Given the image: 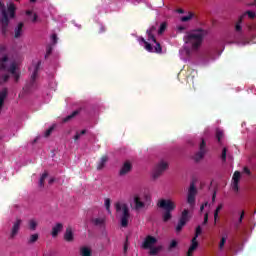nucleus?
I'll use <instances>...</instances> for the list:
<instances>
[{
  "label": "nucleus",
  "instance_id": "nucleus-1",
  "mask_svg": "<svg viewBox=\"0 0 256 256\" xmlns=\"http://www.w3.org/2000/svg\"><path fill=\"white\" fill-rule=\"evenodd\" d=\"M0 9V31L2 35L5 36L9 31V23L11 19H15V15L17 13V6L13 2H9L7 3V7H5V4L0 2Z\"/></svg>",
  "mask_w": 256,
  "mask_h": 256
},
{
  "label": "nucleus",
  "instance_id": "nucleus-2",
  "mask_svg": "<svg viewBox=\"0 0 256 256\" xmlns=\"http://www.w3.org/2000/svg\"><path fill=\"white\" fill-rule=\"evenodd\" d=\"M40 69H41V61H38L30 76V80L26 82L25 86L23 87L24 93H33V91H37V87H39V84L37 83V79L39 78Z\"/></svg>",
  "mask_w": 256,
  "mask_h": 256
},
{
  "label": "nucleus",
  "instance_id": "nucleus-3",
  "mask_svg": "<svg viewBox=\"0 0 256 256\" xmlns=\"http://www.w3.org/2000/svg\"><path fill=\"white\" fill-rule=\"evenodd\" d=\"M115 209L117 213L122 211V214L120 215L121 227H128L129 219L131 217V213L129 212V206H127V204H121L117 202L115 204Z\"/></svg>",
  "mask_w": 256,
  "mask_h": 256
},
{
  "label": "nucleus",
  "instance_id": "nucleus-4",
  "mask_svg": "<svg viewBox=\"0 0 256 256\" xmlns=\"http://www.w3.org/2000/svg\"><path fill=\"white\" fill-rule=\"evenodd\" d=\"M207 30L194 29L193 30V51H197L203 45V39L207 37Z\"/></svg>",
  "mask_w": 256,
  "mask_h": 256
},
{
  "label": "nucleus",
  "instance_id": "nucleus-5",
  "mask_svg": "<svg viewBox=\"0 0 256 256\" xmlns=\"http://www.w3.org/2000/svg\"><path fill=\"white\" fill-rule=\"evenodd\" d=\"M184 47L182 50L183 55L188 57V59H191L193 57V32H189L184 37Z\"/></svg>",
  "mask_w": 256,
  "mask_h": 256
},
{
  "label": "nucleus",
  "instance_id": "nucleus-6",
  "mask_svg": "<svg viewBox=\"0 0 256 256\" xmlns=\"http://www.w3.org/2000/svg\"><path fill=\"white\" fill-rule=\"evenodd\" d=\"M205 155H207V143L205 142V139H202L199 145V151L194 155L193 159L196 163H199V161L205 159Z\"/></svg>",
  "mask_w": 256,
  "mask_h": 256
},
{
  "label": "nucleus",
  "instance_id": "nucleus-7",
  "mask_svg": "<svg viewBox=\"0 0 256 256\" xmlns=\"http://www.w3.org/2000/svg\"><path fill=\"white\" fill-rule=\"evenodd\" d=\"M167 167H169V164L161 160L154 168L152 175L153 179H159V177L162 176L165 171H167Z\"/></svg>",
  "mask_w": 256,
  "mask_h": 256
},
{
  "label": "nucleus",
  "instance_id": "nucleus-8",
  "mask_svg": "<svg viewBox=\"0 0 256 256\" xmlns=\"http://www.w3.org/2000/svg\"><path fill=\"white\" fill-rule=\"evenodd\" d=\"M187 221H189V209H184L182 211L180 220L176 226V233H181V231L183 230V227L187 225Z\"/></svg>",
  "mask_w": 256,
  "mask_h": 256
},
{
  "label": "nucleus",
  "instance_id": "nucleus-9",
  "mask_svg": "<svg viewBox=\"0 0 256 256\" xmlns=\"http://www.w3.org/2000/svg\"><path fill=\"white\" fill-rule=\"evenodd\" d=\"M158 207H160V209H164V211H175L177 205H175V202L171 201V200H165L162 199L158 202Z\"/></svg>",
  "mask_w": 256,
  "mask_h": 256
},
{
  "label": "nucleus",
  "instance_id": "nucleus-10",
  "mask_svg": "<svg viewBox=\"0 0 256 256\" xmlns=\"http://www.w3.org/2000/svg\"><path fill=\"white\" fill-rule=\"evenodd\" d=\"M21 223H23V220L17 218L16 221L13 223L11 232H10V239H15L17 235L19 234V230L21 229Z\"/></svg>",
  "mask_w": 256,
  "mask_h": 256
},
{
  "label": "nucleus",
  "instance_id": "nucleus-11",
  "mask_svg": "<svg viewBox=\"0 0 256 256\" xmlns=\"http://www.w3.org/2000/svg\"><path fill=\"white\" fill-rule=\"evenodd\" d=\"M157 238L155 236L148 235L142 243V249H151L153 245H156Z\"/></svg>",
  "mask_w": 256,
  "mask_h": 256
},
{
  "label": "nucleus",
  "instance_id": "nucleus-12",
  "mask_svg": "<svg viewBox=\"0 0 256 256\" xmlns=\"http://www.w3.org/2000/svg\"><path fill=\"white\" fill-rule=\"evenodd\" d=\"M132 169H133V164H131L129 161H125L119 171V176L125 177V175H127L128 173H131Z\"/></svg>",
  "mask_w": 256,
  "mask_h": 256
},
{
  "label": "nucleus",
  "instance_id": "nucleus-13",
  "mask_svg": "<svg viewBox=\"0 0 256 256\" xmlns=\"http://www.w3.org/2000/svg\"><path fill=\"white\" fill-rule=\"evenodd\" d=\"M232 189L237 193L239 191V181L241 180V172L235 171L232 177Z\"/></svg>",
  "mask_w": 256,
  "mask_h": 256
},
{
  "label": "nucleus",
  "instance_id": "nucleus-14",
  "mask_svg": "<svg viewBox=\"0 0 256 256\" xmlns=\"http://www.w3.org/2000/svg\"><path fill=\"white\" fill-rule=\"evenodd\" d=\"M7 71L11 73L12 77H14L16 83L19 82L21 75L17 72V64L15 62L11 63Z\"/></svg>",
  "mask_w": 256,
  "mask_h": 256
},
{
  "label": "nucleus",
  "instance_id": "nucleus-15",
  "mask_svg": "<svg viewBox=\"0 0 256 256\" xmlns=\"http://www.w3.org/2000/svg\"><path fill=\"white\" fill-rule=\"evenodd\" d=\"M64 239L67 241V243H71L74 241L75 236L73 234V228H71V226H68L66 228V231L64 233Z\"/></svg>",
  "mask_w": 256,
  "mask_h": 256
},
{
  "label": "nucleus",
  "instance_id": "nucleus-16",
  "mask_svg": "<svg viewBox=\"0 0 256 256\" xmlns=\"http://www.w3.org/2000/svg\"><path fill=\"white\" fill-rule=\"evenodd\" d=\"M155 31H157V26H151L150 29L146 31L148 35V41H153V43L157 42V38H155Z\"/></svg>",
  "mask_w": 256,
  "mask_h": 256
},
{
  "label": "nucleus",
  "instance_id": "nucleus-17",
  "mask_svg": "<svg viewBox=\"0 0 256 256\" xmlns=\"http://www.w3.org/2000/svg\"><path fill=\"white\" fill-rule=\"evenodd\" d=\"M134 204L136 211H139V209H143L145 207V202L141 201V197L138 195L134 196Z\"/></svg>",
  "mask_w": 256,
  "mask_h": 256
},
{
  "label": "nucleus",
  "instance_id": "nucleus-18",
  "mask_svg": "<svg viewBox=\"0 0 256 256\" xmlns=\"http://www.w3.org/2000/svg\"><path fill=\"white\" fill-rule=\"evenodd\" d=\"M187 203L190 205V207H193V180L190 181Z\"/></svg>",
  "mask_w": 256,
  "mask_h": 256
},
{
  "label": "nucleus",
  "instance_id": "nucleus-19",
  "mask_svg": "<svg viewBox=\"0 0 256 256\" xmlns=\"http://www.w3.org/2000/svg\"><path fill=\"white\" fill-rule=\"evenodd\" d=\"M107 161H109V156L108 155L102 156L100 161L98 162L97 170L101 171V169H104L105 165H107Z\"/></svg>",
  "mask_w": 256,
  "mask_h": 256
},
{
  "label": "nucleus",
  "instance_id": "nucleus-20",
  "mask_svg": "<svg viewBox=\"0 0 256 256\" xmlns=\"http://www.w3.org/2000/svg\"><path fill=\"white\" fill-rule=\"evenodd\" d=\"M61 231H63V223H57L53 228H52V237H57V235H59V233H61Z\"/></svg>",
  "mask_w": 256,
  "mask_h": 256
},
{
  "label": "nucleus",
  "instance_id": "nucleus-21",
  "mask_svg": "<svg viewBox=\"0 0 256 256\" xmlns=\"http://www.w3.org/2000/svg\"><path fill=\"white\" fill-rule=\"evenodd\" d=\"M23 26V22H20L18 26L15 28V39H19V37H21V33L23 32Z\"/></svg>",
  "mask_w": 256,
  "mask_h": 256
},
{
  "label": "nucleus",
  "instance_id": "nucleus-22",
  "mask_svg": "<svg viewBox=\"0 0 256 256\" xmlns=\"http://www.w3.org/2000/svg\"><path fill=\"white\" fill-rule=\"evenodd\" d=\"M79 113H81L79 110L73 111L70 115L66 116L63 119V123H68V121H71V119H75V117H77V115H79Z\"/></svg>",
  "mask_w": 256,
  "mask_h": 256
},
{
  "label": "nucleus",
  "instance_id": "nucleus-23",
  "mask_svg": "<svg viewBox=\"0 0 256 256\" xmlns=\"http://www.w3.org/2000/svg\"><path fill=\"white\" fill-rule=\"evenodd\" d=\"M7 61H9V57L4 56L2 59H0V71L7 70Z\"/></svg>",
  "mask_w": 256,
  "mask_h": 256
},
{
  "label": "nucleus",
  "instance_id": "nucleus-24",
  "mask_svg": "<svg viewBox=\"0 0 256 256\" xmlns=\"http://www.w3.org/2000/svg\"><path fill=\"white\" fill-rule=\"evenodd\" d=\"M37 241H39V234H32L28 238L27 243L28 245H33V243H37Z\"/></svg>",
  "mask_w": 256,
  "mask_h": 256
},
{
  "label": "nucleus",
  "instance_id": "nucleus-25",
  "mask_svg": "<svg viewBox=\"0 0 256 256\" xmlns=\"http://www.w3.org/2000/svg\"><path fill=\"white\" fill-rule=\"evenodd\" d=\"M241 23H243V16H240L236 25H235V31L236 33H241L243 31V27L241 26Z\"/></svg>",
  "mask_w": 256,
  "mask_h": 256
},
{
  "label": "nucleus",
  "instance_id": "nucleus-26",
  "mask_svg": "<svg viewBox=\"0 0 256 256\" xmlns=\"http://www.w3.org/2000/svg\"><path fill=\"white\" fill-rule=\"evenodd\" d=\"M80 255L81 256H91V250L87 246H83L80 248Z\"/></svg>",
  "mask_w": 256,
  "mask_h": 256
},
{
  "label": "nucleus",
  "instance_id": "nucleus-27",
  "mask_svg": "<svg viewBox=\"0 0 256 256\" xmlns=\"http://www.w3.org/2000/svg\"><path fill=\"white\" fill-rule=\"evenodd\" d=\"M47 177H49V173H47V172H44L41 175L40 180H39V187H41V188L45 187V180L47 179Z\"/></svg>",
  "mask_w": 256,
  "mask_h": 256
},
{
  "label": "nucleus",
  "instance_id": "nucleus-28",
  "mask_svg": "<svg viewBox=\"0 0 256 256\" xmlns=\"http://www.w3.org/2000/svg\"><path fill=\"white\" fill-rule=\"evenodd\" d=\"M150 251H149V255L151 256H155V255H159V251H161V246H157V247H151V248H148Z\"/></svg>",
  "mask_w": 256,
  "mask_h": 256
},
{
  "label": "nucleus",
  "instance_id": "nucleus-29",
  "mask_svg": "<svg viewBox=\"0 0 256 256\" xmlns=\"http://www.w3.org/2000/svg\"><path fill=\"white\" fill-rule=\"evenodd\" d=\"M173 215H171V212L169 211H165L162 215V219L164 221V223H167V221H171Z\"/></svg>",
  "mask_w": 256,
  "mask_h": 256
},
{
  "label": "nucleus",
  "instance_id": "nucleus-30",
  "mask_svg": "<svg viewBox=\"0 0 256 256\" xmlns=\"http://www.w3.org/2000/svg\"><path fill=\"white\" fill-rule=\"evenodd\" d=\"M30 231H36L37 230V221L35 219H31L28 222Z\"/></svg>",
  "mask_w": 256,
  "mask_h": 256
},
{
  "label": "nucleus",
  "instance_id": "nucleus-31",
  "mask_svg": "<svg viewBox=\"0 0 256 256\" xmlns=\"http://www.w3.org/2000/svg\"><path fill=\"white\" fill-rule=\"evenodd\" d=\"M165 31H167V22H162L158 30V35H163Z\"/></svg>",
  "mask_w": 256,
  "mask_h": 256
},
{
  "label": "nucleus",
  "instance_id": "nucleus-32",
  "mask_svg": "<svg viewBox=\"0 0 256 256\" xmlns=\"http://www.w3.org/2000/svg\"><path fill=\"white\" fill-rule=\"evenodd\" d=\"M92 223L96 226L103 225V223H105V219H103V218H94L92 220Z\"/></svg>",
  "mask_w": 256,
  "mask_h": 256
},
{
  "label": "nucleus",
  "instance_id": "nucleus-33",
  "mask_svg": "<svg viewBox=\"0 0 256 256\" xmlns=\"http://www.w3.org/2000/svg\"><path fill=\"white\" fill-rule=\"evenodd\" d=\"M155 43V47H154V52L155 53H163V48L161 47V43L157 42H154Z\"/></svg>",
  "mask_w": 256,
  "mask_h": 256
},
{
  "label": "nucleus",
  "instance_id": "nucleus-34",
  "mask_svg": "<svg viewBox=\"0 0 256 256\" xmlns=\"http://www.w3.org/2000/svg\"><path fill=\"white\" fill-rule=\"evenodd\" d=\"M193 18V12H190L188 16H183L180 18V21H182V23H187V21H190V19Z\"/></svg>",
  "mask_w": 256,
  "mask_h": 256
},
{
  "label": "nucleus",
  "instance_id": "nucleus-35",
  "mask_svg": "<svg viewBox=\"0 0 256 256\" xmlns=\"http://www.w3.org/2000/svg\"><path fill=\"white\" fill-rule=\"evenodd\" d=\"M223 209V204H219L214 212V219L217 221V217H219V211Z\"/></svg>",
  "mask_w": 256,
  "mask_h": 256
},
{
  "label": "nucleus",
  "instance_id": "nucleus-36",
  "mask_svg": "<svg viewBox=\"0 0 256 256\" xmlns=\"http://www.w3.org/2000/svg\"><path fill=\"white\" fill-rule=\"evenodd\" d=\"M225 243H227V237H222L219 243L220 251H223V248L225 247Z\"/></svg>",
  "mask_w": 256,
  "mask_h": 256
},
{
  "label": "nucleus",
  "instance_id": "nucleus-37",
  "mask_svg": "<svg viewBox=\"0 0 256 256\" xmlns=\"http://www.w3.org/2000/svg\"><path fill=\"white\" fill-rule=\"evenodd\" d=\"M105 207H106V210L108 211V213H111V199H109V198L105 199Z\"/></svg>",
  "mask_w": 256,
  "mask_h": 256
},
{
  "label": "nucleus",
  "instance_id": "nucleus-38",
  "mask_svg": "<svg viewBox=\"0 0 256 256\" xmlns=\"http://www.w3.org/2000/svg\"><path fill=\"white\" fill-rule=\"evenodd\" d=\"M221 160L223 161V163L227 161V148L225 147L222 149Z\"/></svg>",
  "mask_w": 256,
  "mask_h": 256
},
{
  "label": "nucleus",
  "instance_id": "nucleus-39",
  "mask_svg": "<svg viewBox=\"0 0 256 256\" xmlns=\"http://www.w3.org/2000/svg\"><path fill=\"white\" fill-rule=\"evenodd\" d=\"M216 139H217L218 143H221V139H223V131H221V130L216 131Z\"/></svg>",
  "mask_w": 256,
  "mask_h": 256
},
{
  "label": "nucleus",
  "instance_id": "nucleus-40",
  "mask_svg": "<svg viewBox=\"0 0 256 256\" xmlns=\"http://www.w3.org/2000/svg\"><path fill=\"white\" fill-rule=\"evenodd\" d=\"M53 131H55V126H51L48 130H46L44 133V137H50Z\"/></svg>",
  "mask_w": 256,
  "mask_h": 256
},
{
  "label": "nucleus",
  "instance_id": "nucleus-41",
  "mask_svg": "<svg viewBox=\"0 0 256 256\" xmlns=\"http://www.w3.org/2000/svg\"><path fill=\"white\" fill-rule=\"evenodd\" d=\"M192 255H193V239L190 240V247L188 249L186 256H192Z\"/></svg>",
  "mask_w": 256,
  "mask_h": 256
},
{
  "label": "nucleus",
  "instance_id": "nucleus-42",
  "mask_svg": "<svg viewBox=\"0 0 256 256\" xmlns=\"http://www.w3.org/2000/svg\"><path fill=\"white\" fill-rule=\"evenodd\" d=\"M144 47L149 53H153V46L149 42H145Z\"/></svg>",
  "mask_w": 256,
  "mask_h": 256
},
{
  "label": "nucleus",
  "instance_id": "nucleus-43",
  "mask_svg": "<svg viewBox=\"0 0 256 256\" xmlns=\"http://www.w3.org/2000/svg\"><path fill=\"white\" fill-rule=\"evenodd\" d=\"M195 183H197V178H193V197L197 195V187H195Z\"/></svg>",
  "mask_w": 256,
  "mask_h": 256
},
{
  "label": "nucleus",
  "instance_id": "nucleus-44",
  "mask_svg": "<svg viewBox=\"0 0 256 256\" xmlns=\"http://www.w3.org/2000/svg\"><path fill=\"white\" fill-rule=\"evenodd\" d=\"M202 232H203V230H202L201 226H198L196 228V232H195V236L194 237H196V239H197V237H199V235H201Z\"/></svg>",
  "mask_w": 256,
  "mask_h": 256
},
{
  "label": "nucleus",
  "instance_id": "nucleus-45",
  "mask_svg": "<svg viewBox=\"0 0 256 256\" xmlns=\"http://www.w3.org/2000/svg\"><path fill=\"white\" fill-rule=\"evenodd\" d=\"M127 249H129V238L126 237L125 243H124V253H127Z\"/></svg>",
  "mask_w": 256,
  "mask_h": 256
},
{
  "label": "nucleus",
  "instance_id": "nucleus-46",
  "mask_svg": "<svg viewBox=\"0 0 256 256\" xmlns=\"http://www.w3.org/2000/svg\"><path fill=\"white\" fill-rule=\"evenodd\" d=\"M199 247V242H197V238L193 237V251Z\"/></svg>",
  "mask_w": 256,
  "mask_h": 256
},
{
  "label": "nucleus",
  "instance_id": "nucleus-47",
  "mask_svg": "<svg viewBox=\"0 0 256 256\" xmlns=\"http://www.w3.org/2000/svg\"><path fill=\"white\" fill-rule=\"evenodd\" d=\"M175 247H177V242H176V240H172V241L170 242L169 249H170V250H171V249H175Z\"/></svg>",
  "mask_w": 256,
  "mask_h": 256
},
{
  "label": "nucleus",
  "instance_id": "nucleus-48",
  "mask_svg": "<svg viewBox=\"0 0 256 256\" xmlns=\"http://www.w3.org/2000/svg\"><path fill=\"white\" fill-rule=\"evenodd\" d=\"M246 15H248L250 19H255V12L253 11H246Z\"/></svg>",
  "mask_w": 256,
  "mask_h": 256
},
{
  "label": "nucleus",
  "instance_id": "nucleus-49",
  "mask_svg": "<svg viewBox=\"0 0 256 256\" xmlns=\"http://www.w3.org/2000/svg\"><path fill=\"white\" fill-rule=\"evenodd\" d=\"M51 53H53V48L51 46H49L47 49H46V57H49V55H51Z\"/></svg>",
  "mask_w": 256,
  "mask_h": 256
},
{
  "label": "nucleus",
  "instance_id": "nucleus-50",
  "mask_svg": "<svg viewBox=\"0 0 256 256\" xmlns=\"http://www.w3.org/2000/svg\"><path fill=\"white\" fill-rule=\"evenodd\" d=\"M208 222H209V214H208V213H205L203 225H207Z\"/></svg>",
  "mask_w": 256,
  "mask_h": 256
},
{
  "label": "nucleus",
  "instance_id": "nucleus-51",
  "mask_svg": "<svg viewBox=\"0 0 256 256\" xmlns=\"http://www.w3.org/2000/svg\"><path fill=\"white\" fill-rule=\"evenodd\" d=\"M244 217H245V211H242L241 214H240V217H239L238 222H239V223H243Z\"/></svg>",
  "mask_w": 256,
  "mask_h": 256
},
{
  "label": "nucleus",
  "instance_id": "nucleus-52",
  "mask_svg": "<svg viewBox=\"0 0 256 256\" xmlns=\"http://www.w3.org/2000/svg\"><path fill=\"white\" fill-rule=\"evenodd\" d=\"M2 80L4 83H7V81H9V75L5 74L4 76H2Z\"/></svg>",
  "mask_w": 256,
  "mask_h": 256
},
{
  "label": "nucleus",
  "instance_id": "nucleus-53",
  "mask_svg": "<svg viewBox=\"0 0 256 256\" xmlns=\"http://www.w3.org/2000/svg\"><path fill=\"white\" fill-rule=\"evenodd\" d=\"M79 139H81V134L77 132L76 135L74 136V141H79Z\"/></svg>",
  "mask_w": 256,
  "mask_h": 256
},
{
  "label": "nucleus",
  "instance_id": "nucleus-54",
  "mask_svg": "<svg viewBox=\"0 0 256 256\" xmlns=\"http://www.w3.org/2000/svg\"><path fill=\"white\" fill-rule=\"evenodd\" d=\"M243 171L246 173V175H251V170H249L247 167H244Z\"/></svg>",
  "mask_w": 256,
  "mask_h": 256
},
{
  "label": "nucleus",
  "instance_id": "nucleus-55",
  "mask_svg": "<svg viewBox=\"0 0 256 256\" xmlns=\"http://www.w3.org/2000/svg\"><path fill=\"white\" fill-rule=\"evenodd\" d=\"M207 205H209L208 202H205L204 204H202V205L200 206V211H203V209H205V207H207Z\"/></svg>",
  "mask_w": 256,
  "mask_h": 256
},
{
  "label": "nucleus",
  "instance_id": "nucleus-56",
  "mask_svg": "<svg viewBox=\"0 0 256 256\" xmlns=\"http://www.w3.org/2000/svg\"><path fill=\"white\" fill-rule=\"evenodd\" d=\"M52 41L54 44L57 43V34L52 35Z\"/></svg>",
  "mask_w": 256,
  "mask_h": 256
},
{
  "label": "nucleus",
  "instance_id": "nucleus-57",
  "mask_svg": "<svg viewBox=\"0 0 256 256\" xmlns=\"http://www.w3.org/2000/svg\"><path fill=\"white\" fill-rule=\"evenodd\" d=\"M37 19H38L37 14H34L33 18H32V23H35L37 21Z\"/></svg>",
  "mask_w": 256,
  "mask_h": 256
},
{
  "label": "nucleus",
  "instance_id": "nucleus-58",
  "mask_svg": "<svg viewBox=\"0 0 256 256\" xmlns=\"http://www.w3.org/2000/svg\"><path fill=\"white\" fill-rule=\"evenodd\" d=\"M49 185H53V183H55V178H51L49 181H48Z\"/></svg>",
  "mask_w": 256,
  "mask_h": 256
},
{
  "label": "nucleus",
  "instance_id": "nucleus-59",
  "mask_svg": "<svg viewBox=\"0 0 256 256\" xmlns=\"http://www.w3.org/2000/svg\"><path fill=\"white\" fill-rule=\"evenodd\" d=\"M100 33H105V26H100Z\"/></svg>",
  "mask_w": 256,
  "mask_h": 256
},
{
  "label": "nucleus",
  "instance_id": "nucleus-60",
  "mask_svg": "<svg viewBox=\"0 0 256 256\" xmlns=\"http://www.w3.org/2000/svg\"><path fill=\"white\" fill-rule=\"evenodd\" d=\"M26 15H28V16L33 15V11H31V10H27V11H26Z\"/></svg>",
  "mask_w": 256,
  "mask_h": 256
},
{
  "label": "nucleus",
  "instance_id": "nucleus-61",
  "mask_svg": "<svg viewBox=\"0 0 256 256\" xmlns=\"http://www.w3.org/2000/svg\"><path fill=\"white\" fill-rule=\"evenodd\" d=\"M178 31H185V27L179 26V27H178Z\"/></svg>",
  "mask_w": 256,
  "mask_h": 256
},
{
  "label": "nucleus",
  "instance_id": "nucleus-62",
  "mask_svg": "<svg viewBox=\"0 0 256 256\" xmlns=\"http://www.w3.org/2000/svg\"><path fill=\"white\" fill-rule=\"evenodd\" d=\"M85 133H87V130H82L80 131L79 135H85Z\"/></svg>",
  "mask_w": 256,
  "mask_h": 256
},
{
  "label": "nucleus",
  "instance_id": "nucleus-63",
  "mask_svg": "<svg viewBox=\"0 0 256 256\" xmlns=\"http://www.w3.org/2000/svg\"><path fill=\"white\" fill-rule=\"evenodd\" d=\"M140 41H141L142 43H144V45H145V43H147V40H145V38H140Z\"/></svg>",
  "mask_w": 256,
  "mask_h": 256
},
{
  "label": "nucleus",
  "instance_id": "nucleus-64",
  "mask_svg": "<svg viewBox=\"0 0 256 256\" xmlns=\"http://www.w3.org/2000/svg\"><path fill=\"white\" fill-rule=\"evenodd\" d=\"M215 197H217V194L214 193L213 196H212V201H215Z\"/></svg>",
  "mask_w": 256,
  "mask_h": 256
}]
</instances>
